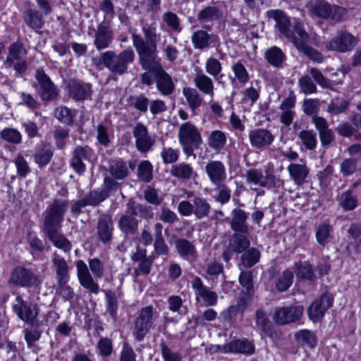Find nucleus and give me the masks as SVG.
<instances>
[{"instance_id": "nucleus-1", "label": "nucleus", "mask_w": 361, "mask_h": 361, "mask_svg": "<svg viewBox=\"0 0 361 361\" xmlns=\"http://www.w3.org/2000/svg\"><path fill=\"white\" fill-rule=\"evenodd\" d=\"M142 30L146 40L139 35H132L133 44L139 56L140 64L156 61L157 43L160 40V34L157 33L154 23L143 26Z\"/></svg>"}, {"instance_id": "nucleus-2", "label": "nucleus", "mask_w": 361, "mask_h": 361, "mask_svg": "<svg viewBox=\"0 0 361 361\" xmlns=\"http://www.w3.org/2000/svg\"><path fill=\"white\" fill-rule=\"evenodd\" d=\"M89 268L82 260L76 262L77 276L80 284L90 292L97 294L99 291V284L94 281L92 274L97 279H101L104 274V264L99 259L94 257L88 260Z\"/></svg>"}, {"instance_id": "nucleus-3", "label": "nucleus", "mask_w": 361, "mask_h": 361, "mask_svg": "<svg viewBox=\"0 0 361 361\" xmlns=\"http://www.w3.org/2000/svg\"><path fill=\"white\" fill-rule=\"evenodd\" d=\"M134 59L135 53L132 48L128 47L118 54L114 51H106L93 61L96 66L104 64L112 73L121 75L127 72L128 65L133 62Z\"/></svg>"}, {"instance_id": "nucleus-4", "label": "nucleus", "mask_w": 361, "mask_h": 361, "mask_svg": "<svg viewBox=\"0 0 361 361\" xmlns=\"http://www.w3.org/2000/svg\"><path fill=\"white\" fill-rule=\"evenodd\" d=\"M178 141L184 154L188 157L193 156L195 158L194 151L202 144V137L194 124L185 122L179 127Z\"/></svg>"}, {"instance_id": "nucleus-5", "label": "nucleus", "mask_w": 361, "mask_h": 361, "mask_svg": "<svg viewBox=\"0 0 361 361\" xmlns=\"http://www.w3.org/2000/svg\"><path fill=\"white\" fill-rule=\"evenodd\" d=\"M309 14L312 18H321L339 21L345 14V10L338 6H331L324 0H311L306 6Z\"/></svg>"}, {"instance_id": "nucleus-6", "label": "nucleus", "mask_w": 361, "mask_h": 361, "mask_svg": "<svg viewBox=\"0 0 361 361\" xmlns=\"http://www.w3.org/2000/svg\"><path fill=\"white\" fill-rule=\"evenodd\" d=\"M140 65L143 69L154 74L157 88L163 95L166 96L172 94L175 88L173 80L157 61Z\"/></svg>"}, {"instance_id": "nucleus-7", "label": "nucleus", "mask_w": 361, "mask_h": 361, "mask_svg": "<svg viewBox=\"0 0 361 361\" xmlns=\"http://www.w3.org/2000/svg\"><path fill=\"white\" fill-rule=\"evenodd\" d=\"M245 180L252 190H257L258 187L271 188L283 185V180L279 178L271 173L264 176L262 170L257 169H251L247 171Z\"/></svg>"}, {"instance_id": "nucleus-8", "label": "nucleus", "mask_w": 361, "mask_h": 361, "mask_svg": "<svg viewBox=\"0 0 361 361\" xmlns=\"http://www.w3.org/2000/svg\"><path fill=\"white\" fill-rule=\"evenodd\" d=\"M293 28L298 35V40L293 44L296 49L305 54L312 61L319 63H322L324 60L322 54L307 44L309 35L304 29L303 23L300 20H295Z\"/></svg>"}, {"instance_id": "nucleus-9", "label": "nucleus", "mask_w": 361, "mask_h": 361, "mask_svg": "<svg viewBox=\"0 0 361 361\" xmlns=\"http://www.w3.org/2000/svg\"><path fill=\"white\" fill-rule=\"evenodd\" d=\"M67 204L65 202L55 201L47 211L44 226L46 233L58 230L61 227Z\"/></svg>"}, {"instance_id": "nucleus-10", "label": "nucleus", "mask_w": 361, "mask_h": 361, "mask_svg": "<svg viewBox=\"0 0 361 361\" xmlns=\"http://www.w3.org/2000/svg\"><path fill=\"white\" fill-rule=\"evenodd\" d=\"M154 308L152 306L143 307L135 322L133 334L137 341H142L149 330L153 327Z\"/></svg>"}, {"instance_id": "nucleus-11", "label": "nucleus", "mask_w": 361, "mask_h": 361, "mask_svg": "<svg viewBox=\"0 0 361 361\" xmlns=\"http://www.w3.org/2000/svg\"><path fill=\"white\" fill-rule=\"evenodd\" d=\"M37 84L34 85L38 94L43 101L54 100L58 97V91L56 86L44 71L38 69L35 73Z\"/></svg>"}, {"instance_id": "nucleus-12", "label": "nucleus", "mask_w": 361, "mask_h": 361, "mask_svg": "<svg viewBox=\"0 0 361 361\" xmlns=\"http://www.w3.org/2000/svg\"><path fill=\"white\" fill-rule=\"evenodd\" d=\"M267 16L275 21V27L286 37L291 43L294 44L298 39V35L295 31L290 30L289 18L281 10H271L267 12Z\"/></svg>"}, {"instance_id": "nucleus-13", "label": "nucleus", "mask_w": 361, "mask_h": 361, "mask_svg": "<svg viewBox=\"0 0 361 361\" xmlns=\"http://www.w3.org/2000/svg\"><path fill=\"white\" fill-rule=\"evenodd\" d=\"M303 312L304 308L301 305L276 307L273 314V319L277 324H287L298 320Z\"/></svg>"}, {"instance_id": "nucleus-14", "label": "nucleus", "mask_w": 361, "mask_h": 361, "mask_svg": "<svg viewBox=\"0 0 361 361\" xmlns=\"http://www.w3.org/2000/svg\"><path fill=\"white\" fill-rule=\"evenodd\" d=\"M9 282L22 287H37L42 283V281L32 271L21 267L13 270Z\"/></svg>"}, {"instance_id": "nucleus-15", "label": "nucleus", "mask_w": 361, "mask_h": 361, "mask_svg": "<svg viewBox=\"0 0 361 361\" xmlns=\"http://www.w3.org/2000/svg\"><path fill=\"white\" fill-rule=\"evenodd\" d=\"M192 288L195 290V299L202 298L206 306H214L217 302V294L204 286L202 279L192 276L190 281Z\"/></svg>"}, {"instance_id": "nucleus-16", "label": "nucleus", "mask_w": 361, "mask_h": 361, "mask_svg": "<svg viewBox=\"0 0 361 361\" xmlns=\"http://www.w3.org/2000/svg\"><path fill=\"white\" fill-rule=\"evenodd\" d=\"M213 352H221L223 353H243L252 354L255 347L253 344L247 340H233L224 345H215L211 348Z\"/></svg>"}, {"instance_id": "nucleus-17", "label": "nucleus", "mask_w": 361, "mask_h": 361, "mask_svg": "<svg viewBox=\"0 0 361 361\" xmlns=\"http://www.w3.org/2000/svg\"><path fill=\"white\" fill-rule=\"evenodd\" d=\"M333 296L329 293L323 294L319 299L314 301L307 310L310 319L314 322L319 321L326 312L332 306Z\"/></svg>"}, {"instance_id": "nucleus-18", "label": "nucleus", "mask_w": 361, "mask_h": 361, "mask_svg": "<svg viewBox=\"0 0 361 361\" xmlns=\"http://www.w3.org/2000/svg\"><path fill=\"white\" fill-rule=\"evenodd\" d=\"M13 309L18 317L27 323H32L38 315L37 305L24 301L21 296L16 297V303L13 304Z\"/></svg>"}, {"instance_id": "nucleus-19", "label": "nucleus", "mask_w": 361, "mask_h": 361, "mask_svg": "<svg viewBox=\"0 0 361 361\" xmlns=\"http://www.w3.org/2000/svg\"><path fill=\"white\" fill-rule=\"evenodd\" d=\"M114 40V31L109 22L98 24L94 33V45L97 50L110 47Z\"/></svg>"}, {"instance_id": "nucleus-20", "label": "nucleus", "mask_w": 361, "mask_h": 361, "mask_svg": "<svg viewBox=\"0 0 361 361\" xmlns=\"http://www.w3.org/2000/svg\"><path fill=\"white\" fill-rule=\"evenodd\" d=\"M248 138L251 146L258 149H263L272 144L274 136L266 128H254L249 131Z\"/></svg>"}, {"instance_id": "nucleus-21", "label": "nucleus", "mask_w": 361, "mask_h": 361, "mask_svg": "<svg viewBox=\"0 0 361 361\" xmlns=\"http://www.w3.org/2000/svg\"><path fill=\"white\" fill-rule=\"evenodd\" d=\"M93 156L92 149L87 146H77L73 152L71 166L78 174H82L86 170L84 161H90Z\"/></svg>"}, {"instance_id": "nucleus-22", "label": "nucleus", "mask_w": 361, "mask_h": 361, "mask_svg": "<svg viewBox=\"0 0 361 361\" xmlns=\"http://www.w3.org/2000/svg\"><path fill=\"white\" fill-rule=\"evenodd\" d=\"M357 39L348 32H342L326 44L329 50L338 52L351 51L357 44Z\"/></svg>"}, {"instance_id": "nucleus-23", "label": "nucleus", "mask_w": 361, "mask_h": 361, "mask_svg": "<svg viewBox=\"0 0 361 361\" xmlns=\"http://www.w3.org/2000/svg\"><path fill=\"white\" fill-rule=\"evenodd\" d=\"M133 133L136 148L139 152H148L155 142L154 139L149 135L147 127L142 123H137L133 128Z\"/></svg>"}, {"instance_id": "nucleus-24", "label": "nucleus", "mask_w": 361, "mask_h": 361, "mask_svg": "<svg viewBox=\"0 0 361 361\" xmlns=\"http://www.w3.org/2000/svg\"><path fill=\"white\" fill-rule=\"evenodd\" d=\"M206 173L210 182L215 186H221L226 180L224 164L220 161H210L205 166Z\"/></svg>"}, {"instance_id": "nucleus-25", "label": "nucleus", "mask_w": 361, "mask_h": 361, "mask_svg": "<svg viewBox=\"0 0 361 361\" xmlns=\"http://www.w3.org/2000/svg\"><path fill=\"white\" fill-rule=\"evenodd\" d=\"M193 83L195 88L204 95H207L210 99L214 97V83L212 79L207 75L200 71L193 77Z\"/></svg>"}, {"instance_id": "nucleus-26", "label": "nucleus", "mask_w": 361, "mask_h": 361, "mask_svg": "<svg viewBox=\"0 0 361 361\" xmlns=\"http://www.w3.org/2000/svg\"><path fill=\"white\" fill-rule=\"evenodd\" d=\"M295 96L290 94L288 97L284 99L280 104L279 109L281 110L280 121L286 126H289L295 116L294 108L295 106Z\"/></svg>"}, {"instance_id": "nucleus-27", "label": "nucleus", "mask_w": 361, "mask_h": 361, "mask_svg": "<svg viewBox=\"0 0 361 361\" xmlns=\"http://www.w3.org/2000/svg\"><path fill=\"white\" fill-rule=\"evenodd\" d=\"M191 40L195 49H204L214 46L217 37L209 35L203 30H200L193 33Z\"/></svg>"}, {"instance_id": "nucleus-28", "label": "nucleus", "mask_w": 361, "mask_h": 361, "mask_svg": "<svg viewBox=\"0 0 361 361\" xmlns=\"http://www.w3.org/2000/svg\"><path fill=\"white\" fill-rule=\"evenodd\" d=\"M233 77L231 78L233 85L239 84L241 86L245 85L250 80V75L247 70L245 63L242 60H238L232 63L231 66Z\"/></svg>"}, {"instance_id": "nucleus-29", "label": "nucleus", "mask_w": 361, "mask_h": 361, "mask_svg": "<svg viewBox=\"0 0 361 361\" xmlns=\"http://www.w3.org/2000/svg\"><path fill=\"white\" fill-rule=\"evenodd\" d=\"M114 231V224L110 216H103L97 223V233L99 239L106 243L111 241Z\"/></svg>"}, {"instance_id": "nucleus-30", "label": "nucleus", "mask_w": 361, "mask_h": 361, "mask_svg": "<svg viewBox=\"0 0 361 361\" xmlns=\"http://www.w3.org/2000/svg\"><path fill=\"white\" fill-rule=\"evenodd\" d=\"M187 104L188 105L192 114H196L197 109L202 104L203 97L196 88L191 87H185L182 91Z\"/></svg>"}, {"instance_id": "nucleus-31", "label": "nucleus", "mask_w": 361, "mask_h": 361, "mask_svg": "<svg viewBox=\"0 0 361 361\" xmlns=\"http://www.w3.org/2000/svg\"><path fill=\"white\" fill-rule=\"evenodd\" d=\"M27 51L24 45L20 42H13L8 47V52L4 64L6 67L11 68L16 60L24 59Z\"/></svg>"}, {"instance_id": "nucleus-32", "label": "nucleus", "mask_w": 361, "mask_h": 361, "mask_svg": "<svg viewBox=\"0 0 361 361\" xmlns=\"http://www.w3.org/2000/svg\"><path fill=\"white\" fill-rule=\"evenodd\" d=\"M290 176L297 185H302L309 174L306 163L301 160L300 164H290L288 168Z\"/></svg>"}, {"instance_id": "nucleus-33", "label": "nucleus", "mask_w": 361, "mask_h": 361, "mask_svg": "<svg viewBox=\"0 0 361 361\" xmlns=\"http://www.w3.org/2000/svg\"><path fill=\"white\" fill-rule=\"evenodd\" d=\"M233 217L231 221V227L236 233H247L248 226L246 224L247 215L246 212L240 209H235L232 212Z\"/></svg>"}, {"instance_id": "nucleus-34", "label": "nucleus", "mask_w": 361, "mask_h": 361, "mask_svg": "<svg viewBox=\"0 0 361 361\" xmlns=\"http://www.w3.org/2000/svg\"><path fill=\"white\" fill-rule=\"evenodd\" d=\"M170 173L173 176L183 180L195 178L197 176L191 165L185 162L172 166Z\"/></svg>"}, {"instance_id": "nucleus-35", "label": "nucleus", "mask_w": 361, "mask_h": 361, "mask_svg": "<svg viewBox=\"0 0 361 361\" xmlns=\"http://www.w3.org/2000/svg\"><path fill=\"white\" fill-rule=\"evenodd\" d=\"M357 197L353 192V189H348L338 197V205L345 211H352L357 205Z\"/></svg>"}, {"instance_id": "nucleus-36", "label": "nucleus", "mask_w": 361, "mask_h": 361, "mask_svg": "<svg viewBox=\"0 0 361 361\" xmlns=\"http://www.w3.org/2000/svg\"><path fill=\"white\" fill-rule=\"evenodd\" d=\"M52 262L56 270L57 282L68 281L69 268L66 261L62 257L55 256Z\"/></svg>"}, {"instance_id": "nucleus-37", "label": "nucleus", "mask_w": 361, "mask_h": 361, "mask_svg": "<svg viewBox=\"0 0 361 361\" xmlns=\"http://www.w3.org/2000/svg\"><path fill=\"white\" fill-rule=\"evenodd\" d=\"M49 240L53 245L59 249L62 250L63 252H69L72 248L71 242L58 230L51 231L47 233Z\"/></svg>"}, {"instance_id": "nucleus-38", "label": "nucleus", "mask_w": 361, "mask_h": 361, "mask_svg": "<svg viewBox=\"0 0 361 361\" xmlns=\"http://www.w3.org/2000/svg\"><path fill=\"white\" fill-rule=\"evenodd\" d=\"M264 57L271 66L280 67L285 61L286 55L279 47L273 46L265 51Z\"/></svg>"}, {"instance_id": "nucleus-39", "label": "nucleus", "mask_w": 361, "mask_h": 361, "mask_svg": "<svg viewBox=\"0 0 361 361\" xmlns=\"http://www.w3.org/2000/svg\"><path fill=\"white\" fill-rule=\"evenodd\" d=\"M223 13L222 11L214 6H209L203 8L197 15L200 22H210L219 19Z\"/></svg>"}, {"instance_id": "nucleus-40", "label": "nucleus", "mask_w": 361, "mask_h": 361, "mask_svg": "<svg viewBox=\"0 0 361 361\" xmlns=\"http://www.w3.org/2000/svg\"><path fill=\"white\" fill-rule=\"evenodd\" d=\"M89 85L72 81L69 83V94L75 100H83L90 93Z\"/></svg>"}, {"instance_id": "nucleus-41", "label": "nucleus", "mask_w": 361, "mask_h": 361, "mask_svg": "<svg viewBox=\"0 0 361 361\" xmlns=\"http://www.w3.org/2000/svg\"><path fill=\"white\" fill-rule=\"evenodd\" d=\"M226 143V133L219 130H212L208 134L207 144L214 150L221 149Z\"/></svg>"}, {"instance_id": "nucleus-42", "label": "nucleus", "mask_w": 361, "mask_h": 361, "mask_svg": "<svg viewBox=\"0 0 361 361\" xmlns=\"http://www.w3.org/2000/svg\"><path fill=\"white\" fill-rule=\"evenodd\" d=\"M24 20L32 29H41L44 25L42 14L37 10L28 9L25 14Z\"/></svg>"}, {"instance_id": "nucleus-43", "label": "nucleus", "mask_w": 361, "mask_h": 361, "mask_svg": "<svg viewBox=\"0 0 361 361\" xmlns=\"http://www.w3.org/2000/svg\"><path fill=\"white\" fill-rule=\"evenodd\" d=\"M295 338L296 341L304 348H314L317 343L314 334L306 329L296 332Z\"/></svg>"}, {"instance_id": "nucleus-44", "label": "nucleus", "mask_w": 361, "mask_h": 361, "mask_svg": "<svg viewBox=\"0 0 361 361\" xmlns=\"http://www.w3.org/2000/svg\"><path fill=\"white\" fill-rule=\"evenodd\" d=\"M244 234L236 233L232 236L229 243V247L232 251L241 253L250 246V240Z\"/></svg>"}, {"instance_id": "nucleus-45", "label": "nucleus", "mask_w": 361, "mask_h": 361, "mask_svg": "<svg viewBox=\"0 0 361 361\" xmlns=\"http://www.w3.org/2000/svg\"><path fill=\"white\" fill-rule=\"evenodd\" d=\"M176 247L179 255L187 259L195 257L196 250L194 245L187 240L180 239L176 243Z\"/></svg>"}, {"instance_id": "nucleus-46", "label": "nucleus", "mask_w": 361, "mask_h": 361, "mask_svg": "<svg viewBox=\"0 0 361 361\" xmlns=\"http://www.w3.org/2000/svg\"><path fill=\"white\" fill-rule=\"evenodd\" d=\"M193 214L197 219H202L209 215L210 212V205L207 201L200 197H195L193 200Z\"/></svg>"}, {"instance_id": "nucleus-47", "label": "nucleus", "mask_w": 361, "mask_h": 361, "mask_svg": "<svg viewBox=\"0 0 361 361\" xmlns=\"http://www.w3.org/2000/svg\"><path fill=\"white\" fill-rule=\"evenodd\" d=\"M162 225L160 223H157L154 225L155 240L154 246L158 254L166 255L169 249L162 237Z\"/></svg>"}, {"instance_id": "nucleus-48", "label": "nucleus", "mask_w": 361, "mask_h": 361, "mask_svg": "<svg viewBox=\"0 0 361 361\" xmlns=\"http://www.w3.org/2000/svg\"><path fill=\"white\" fill-rule=\"evenodd\" d=\"M119 228L126 234H133L137 229V221L130 215H123L118 221Z\"/></svg>"}, {"instance_id": "nucleus-49", "label": "nucleus", "mask_w": 361, "mask_h": 361, "mask_svg": "<svg viewBox=\"0 0 361 361\" xmlns=\"http://www.w3.org/2000/svg\"><path fill=\"white\" fill-rule=\"evenodd\" d=\"M109 172L115 178L121 180L127 176L128 169L122 160H114L111 162Z\"/></svg>"}, {"instance_id": "nucleus-50", "label": "nucleus", "mask_w": 361, "mask_h": 361, "mask_svg": "<svg viewBox=\"0 0 361 361\" xmlns=\"http://www.w3.org/2000/svg\"><path fill=\"white\" fill-rule=\"evenodd\" d=\"M298 137L307 149L313 150L317 144V135L312 130H302L298 134Z\"/></svg>"}, {"instance_id": "nucleus-51", "label": "nucleus", "mask_w": 361, "mask_h": 361, "mask_svg": "<svg viewBox=\"0 0 361 361\" xmlns=\"http://www.w3.org/2000/svg\"><path fill=\"white\" fill-rule=\"evenodd\" d=\"M0 137L4 141L18 145L22 142V134L20 132L13 128H6L0 132Z\"/></svg>"}, {"instance_id": "nucleus-52", "label": "nucleus", "mask_w": 361, "mask_h": 361, "mask_svg": "<svg viewBox=\"0 0 361 361\" xmlns=\"http://www.w3.org/2000/svg\"><path fill=\"white\" fill-rule=\"evenodd\" d=\"M300 92L305 94L317 92V88L310 75L305 74L298 79V82Z\"/></svg>"}, {"instance_id": "nucleus-53", "label": "nucleus", "mask_w": 361, "mask_h": 361, "mask_svg": "<svg viewBox=\"0 0 361 361\" xmlns=\"http://www.w3.org/2000/svg\"><path fill=\"white\" fill-rule=\"evenodd\" d=\"M333 228L328 224H320L316 231L317 241L320 245H325L332 236Z\"/></svg>"}, {"instance_id": "nucleus-54", "label": "nucleus", "mask_w": 361, "mask_h": 361, "mask_svg": "<svg viewBox=\"0 0 361 361\" xmlns=\"http://www.w3.org/2000/svg\"><path fill=\"white\" fill-rule=\"evenodd\" d=\"M52 156H53L52 151L49 148H48L47 147H44L38 149L35 152V154L34 155V159H35V163L39 167L42 168L49 164Z\"/></svg>"}, {"instance_id": "nucleus-55", "label": "nucleus", "mask_w": 361, "mask_h": 361, "mask_svg": "<svg viewBox=\"0 0 361 361\" xmlns=\"http://www.w3.org/2000/svg\"><path fill=\"white\" fill-rule=\"evenodd\" d=\"M162 21L171 30L176 32L181 31L180 20L176 13L171 11L164 13L162 16Z\"/></svg>"}, {"instance_id": "nucleus-56", "label": "nucleus", "mask_w": 361, "mask_h": 361, "mask_svg": "<svg viewBox=\"0 0 361 361\" xmlns=\"http://www.w3.org/2000/svg\"><path fill=\"white\" fill-rule=\"evenodd\" d=\"M55 115L61 122L71 125L74 121L75 111H72L66 106H61L55 110Z\"/></svg>"}, {"instance_id": "nucleus-57", "label": "nucleus", "mask_w": 361, "mask_h": 361, "mask_svg": "<svg viewBox=\"0 0 361 361\" xmlns=\"http://www.w3.org/2000/svg\"><path fill=\"white\" fill-rule=\"evenodd\" d=\"M260 258V252L256 248H250L241 257L242 263L245 267H251L257 264Z\"/></svg>"}, {"instance_id": "nucleus-58", "label": "nucleus", "mask_w": 361, "mask_h": 361, "mask_svg": "<svg viewBox=\"0 0 361 361\" xmlns=\"http://www.w3.org/2000/svg\"><path fill=\"white\" fill-rule=\"evenodd\" d=\"M293 274L290 270H285L279 276L276 288L279 291L283 292L286 290L293 283Z\"/></svg>"}, {"instance_id": "nucleus-59", "label": "nucleus", "mask_w": 361, "mask_h": 361, "mask_svg": "<svg viewBox=\"0 0 361 361\" xmlns=\"http://www.w3.org/2000/svg\"><path fill=\"white\" fill-rule=\"evenodd\" d=\"M358 159L349 157L342 161L340 164V172L344 176L353 175L357 169Z\"/></svg>"}, {"instance_id": "nucleus-60", "label": "nucleus", "mask_w": 361, "mask_h": 361, "mask_svg": "<svg viewBox=\"0 0 361 361\" xmlns=\"http://www.w3.org/2000/svg\"><path fill=\"white\" fill-rule=\"evenodd\" d=\"M108 197L106 190L91 191L83 200L87 205H97Z\"/></svg>"}, {"instance_id": "nucleus-61", "label": "nucleus", "mask_w": 361, "mask_h": 361, "mask_svg": "<svg viewBox=\"0 0 361 361\" xmlns=\"http://www.w3.org/2000/svg\"><path fill=\"white\" fill-rule=\"evenodd\" d=\"M307 71L309 73L308 75H310L320 87L326 89L331 88L330 80L327 79L319 69L312 67L308 68Z\"/></svg>"}, {"instance_id": "nucleus-62", "label": "nucleus", "mask_w": 361, "mask_h": 361, "mask_svg": "<svg viewBox=\"0 0 361 361\" xmlns=\"http://www.w3.org/2000/svg\"><path fill=\"white\" fill-rule=\"evenodd\" d=\"M205 70L209 75L216 78L222 71V66L217 59L211 56L205 62Z\"/></svg>"}, {"instance_id": "nucleus-63", "label": "nucleus", "mask_w": 361, "mask_h": 361, "mask_svg": "<svg viewBox=\"0 0 361 361\" xmlns=\"http://www.w3.org/2000/svg\"><path fill=\"white\" fill-rule=\"evenodd\" d=\"M138 176L145 182L152 178V165L149 161H142L138 166Z\"/></svg>"}, {"instance_id": "nucleus-64", "label": "nucleus", "mask_w": 361, "mask_h": 361, "mask_svg": "<svg viewBox=\"0 0 361 361\" xmlns=\"http://www.w3.org/2000/svg\"><path fill=\"white\" fill-rule=\"evenodd\" d=\"M13 163L16 167L17 173L21 178H25L30 172L27 161L21 154H18Z\"/></svg>"}]
</instances>
